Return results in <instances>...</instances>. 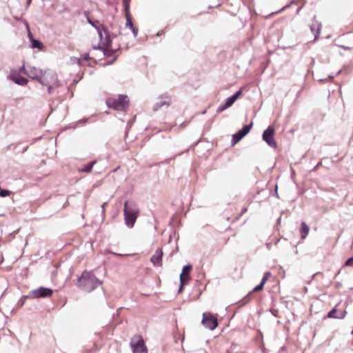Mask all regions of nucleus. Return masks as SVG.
<instances>
[{
    "mask_svg": "<svg viewBox=\"0 0 353 353\" xmlns=\"http://www.w3.org/2000/svg\"><path fill=\"white\" fill-rule=\"evenodd\" d=\"M101 284L92 272L84 271L78 279V286L86 292H92Z\"/></svg>",
    "mask_w": 353,
    "mask_h": 353,
    "instance_id": "nucleus-1",
    "label": "nucleus"
},
{
    "mask_svg": "<svg viewBox=\"0 0 353 353\" xmlns=\"http://www.w3.org/2000/svg\"><path fill=\"white\" fill-rule=\"evenodd\" d=\"M39 82L42 85L48 87L49 94H52L54 89L59 86L57 75L51 70H43Z\"/></svg>",
    "mask_w": 353,
    "mask_h": 353,
    "instance_id": "nucleus-2",
    "label": "nucleus"
},
{
    "mask_svg": "<svg viewBox=\"0 0 353 353\" xmlns=\"http://www.w3.org/2000/svg\"><path fill=\"white\" fill-rule=\"evenodd\" d=\"M107 105L115 110L122 111L128 106L129 99L127 95H119L117 98H109L106 100Z\"/></svg>",
    "mask_w": 353,
    "mask_h": 353,
    "instance_id": "nucleus-3",
    "label": "nucleus"
},
{
    "mask_svg": "<svg viewBox=\"0 0 353 353\" xmlns=\"http://www.w3.org/2000/svg\"><path fill=\"white\" fill-rule=\"evenodd\" d=\"M124 216L125 223L128 228H132L137 220L139 210L137 208H132L128 205V202L125 201L124 203Z\"/></svg>",
    "mask_w": 353,
    "mask_h": 353,
    "instance_id": "nucleus-4",
    "label": "nucleus"
},
{
    "mask_svg": "<svg viewBox=\"0 0 353 353\" xmlns=\"http://www.w3.org/2000/svg\"><path fill=\"white\" fill-rule=\"evenodd\" d=\"M130 344L133 353H148L147 347L141 336L137 334L132 336Z\"/></svg>",
    "mask_w": 353,
    "mask_h": 353,
    "instance_id": "nucleus-5",
    "label": "nucleus"
},
{
    "mask_svg": "<svg viewBox=\"0 0 353 353\" xmlns=\"http://www.w3.org/2000/svg\"><path fill=\"white\" fill-rule=\"evenodd\" d=\"M202 324L210 330H214L218 325L217 319L210 312L203 314Z\"/></svg>",
    "mask_w": 353,
    "mask_h": 353,
    "instance_id": "nucleus-6",
    "label": "nucleus"
},
{
    "mask_svg": "<svg viewBox=\"0 0 353 353\" xmlns=\"http://www.w3.org/2000/svg\"><path fill=\"white\" fill-rule=\"evenodd\" d=\"M52 294V290L50 288L39 287L30 292L29 297L32 299H39L49 297Z\"/></svg>",
    "mask_w": 353,
    "mask_h": 353,
    "instance_id": "nucleus-7",
    "label": "nucleus"
},
{
    "mask_svg": "<svg viewBox=\"0 0 353 353\" xmlns=\"http://www.w3.org/2000/svg\"><path fill=\"white\" fill-rule=\"evenodd\" d=\"M274 129L272 126H269L263 133V139L266 143L274 148H276V143L274 138Z\"/></svg>",
    "mask_w": 353,
    "mask_h": 353,
    "instance_id": "nucleus-8",
    "label": "nucleus"
},
{
    "mask_svg": "<svg viewBox=\"0 0 353 353\" xmlns=\"http://www.w3.org/2000/svg\"><path fill=\"white\" fill-rule=\"evenodd\" d=\"M192 269V265H186L183 266L182 272L180 274V287L179 291L181 292L183 285L188 283L190 280V272Z\"/></svg>",
    "mask_w": 353,
    "mask_h": 353,
    "instance_id": "nucleus-9",
    "label": "nucleus"
},
{
    "mask_svg": "<svg viewBox=\"0 0 353 353\" xmlns=\"http://www.w3.org/2000/svg\"><path fill=\"white\" fill-rule=\"evenodd\" d=\"M97 31L100 39L101 46H110L112 43L108 30L104 27H98Z\"/></svg>",
    "mask_w": 353,
    "mask_h": 353,
    "instance_id": "nucleus-10",
    "label": "nucleus"
},
{
    "mask_svg": "<svg viewBox=\"0 0 353 353\" xmlns=\"http://www.w3.org/2000/svg\"><path fill=\"white\" fill-rule=\"evenodd\" d=\"M242 90H239L237 91L235 94L232 95L231 97H228L223 105H220L217 110L216 112L220 113L228 109V108L231 107L233 103L236 101L238 97L241 94Z\"/></svg>",
    "mask_w": 353,
    "mask_h": 353,
    "instance_id": "nucleus-11",
    "label": "nucleus"
},
{
    "mask_svg": "<svg viewBox=\"0 0 353 353\" xmlns=\"http://www.w3.org/2000/svg\"><path fill=\"white\" fill-rule=\"evenodd\" d=\"M252 123L249 125H244L238 132L232 135V145H234L241 140L251 130Z\"/></svg>",
    "mask_w": 353,
    "mask_h": 353,
    "instance_id": "nucleus-12",
    "label": "nucleus"
},
{
    "mask_svg": "<svg viewBox=\"0 0 353 353\" xmlns=\"http://www.w3.org/2000/svg\"><path fill=\"white\" fill-rule=\"evenodd\" d=\"M322 28V24L321 22L316 20V17L314 16L312 20V23L310 26L311 32L314 35V41L317 40L321 33Z\"/></svg>",
    "mask_w": 353,
    "mask_h": 353,
    "instance_id": "nucleus-13",
    "label": "nucleus"
},
{
    "mask_svg": "<svg viewBox=\"0 0 353 353\" xmlns=\"http://www.w3.org/2000/svg\"><path fill=\"white\" fill-rule=\"evenodd\" d=\"M43 70L36 67L29 66L27 68L26 74L32 79L37 80L39 81Z\"/></svg>",
    "mask_w": 353,
    "mask_h": 353,
    "instance_id": "nucleus-14",
    "label": "nucleus"
},
{
    "mask_svg": "<svg viewBox=\"0 0 353 353\" xmlns=\"http://www.w3.org/2000/svg\"><path fill=\"white\" fill-rule=\"evenodd\" d=\"M163 251L161 249H157L154 254L152 256L150 261L156 267H161L162 265Z\"/></svg>",
    "mask_w": 353,
    "mask_h": 353,
    "instance_id": "nucleus-15",
    "label": "nucleus"
},
{
    "mask_svg": "<svg viewBox=\"0 0 353 353\" xmlns=\"http://www.w3.org/2000/svg\"><path fill=\"white\" fill-rule=\"evenodd\" d=\"M346 314L347 312L345 310L338 311L335 307H334L328 312L327 317L330 319H343L345 317Z\"/></svg>",
    "mask_w": 353,
    "mask_h": 353,
    "instance_id": "nucleus-16",
    "label": "nucleus"
},
{
    "mask_svg": "<svg viewBox=\"0 0 353 353\" xmlns=\"http://www.w3.org/2000/svg\"><path fill=\"white\" fill-rule=\"evenodd\" d=\"M170 103H171V101H170V99H168V98L164 99L163 97H161L154 103V105L153 106V110L157 111L163 106H165L167 108L170 105Z\"/></svg>",
    "mask_w": 353,
    "mask_h": 353,
    "instance_id": "nucleus-17",
    "label": "nucleus"
},
{
    "mask_svg": "<svg viewBox=\"0 0 353 353\" xmlns=\"http://www.w3.org/2000/svg\"><path fill=\"white\" fill-rule=\"evenodd\" d=\"M11 79L17 84L20 85H25L28 83V80L23 77L20 76L19 74L17 73H12L10 76Z\"/></svg>",
    "mask_w": 353,
    "mask_h": 353,
    "instance_id": "nucleus-18",
    "label": "nucleus"
},
{
    "mask_svg": "<svg viewBox=\"0 0 353 353\" xmlns=\"http://www.w3.org/2000/svg\"><path fill=\"white\" fill-rule=\"evenodd\" d=\"M94 48L102 50L103 52L104 55L107 57L112 56L118 50V48H112L111 45L108 46H99L98 47H95Z\"/></svg>",
    "mask_w": 353,
    "mask_h": 353,
    "instance_id": "nucleus-19",
    "label": "nucleus"
},
{
    "mask_svg": "<svg viewBox=\"0 0 353 353\" xmlns=\"http://www.w3.org/2000/svg\"><path fill=\"white\" fill-rule=\"evenodd\" d=\"M270 275H271V273L270 272H266L264 274L260 284L256 285L253 289V291L257 292V291L261 290L263 288V286H264L265 283H266V281H268V279L270 276Z\"/></svg>",
    "mask_w": 353,
    "mask_h": 353,
    "instance_id": "nucleus-20",
    "label": "nucleus"
},
{
    "mask_svg": "<svg viewBox=\"0 0 353 353\" xmlns=\"http://www.w3.org/2000/svg\"><path fill=\"white\" fill-rule=\"evenodd\" d=\"M309 227L305 222H302L300 230L301 235L302 239H305L309 232Z\"/></svg>",
    "mask_w": 353,
    "mask_h": 353,
    "instance_id": "nucleus-21",
    "label": "nucleus"
},
{
    "mask_svg": "<svg viewBox=\"0 0 353 353\" xmlns=\"http://www.w3.org/2000/svg\"><path fill=\"white\" fill-rule=\"evenodd\" d=\"M95 163L96 161H91L90 163L85 165L83 168L80 169L79 171L87 173L90 172Z\"/></svg>",
    "mask_w": 353,
    "mask_h": 353,
    "instance_id": "nucleus-22",
    "label": "nucleus"
},
{
    "mask_svg": "<svg viewBox=\"0 0 353 353\" xmlns=\"http://www.w3.org/2000/svg\"><path fill=\"white\" fill-rule=\"evenodd\" d=\"M125 27L129 28L130 29H132L134 28L133 23L129 13L126 14V23Z\"/></svg>",
    "mask_w": 353,
    "mask_h": 353,
    "instance_id": "nucleus-23",
    "label": "nucleus"
},
{
    "mask_svg": "<svg viewBox=\"0 0 353 353\" xmlns=\"http://www.w3.org/2000/svg\"><path fill=\"white\" fill-rule=\"evenodd\" d=\"M32 48L41 49L42 48V43L37 39H32L31 41Z\"/></svg>",
    "mask_w": 353,
    "mask_h": 353,
    "instance_id": "nucleus-24",
    "label": "nucleus"
},
{
    "mask_svg": "<svg viewBox=\"0 0 353 353\" xmlns=\"http://www.w3.org/2000/svg\"><path fill=\"white\" fill-rule=\"evenodd\" d=\"M10 194V192L8 190H0V196L1 197H6L9 196Z\"/></svg>",
    "mask_w": 353,
    "mask_h": 353,
    "instance_id": "nucleus-25",
    "label": "nucleus"
},
{
    "mask_svg": "<svg viewBox=\"0 0 353 353\" xmlns=\"http://www.w3.org/2000/svg\"><path fill=\"white\" fill-rule=\"evenodd\" d=\"M87 21H88V23L89 24H90L92 27H94L96 30H97V28H98V27H103V26H102V25L97 26L96 23L94 22L93 21H92L89 17H87Z\"/></svg>",
    "mask_w": 353,
    "mask_h": 353,
    "instance_id": "nucleus-26",
    "label": "nucleus"
},
{
    "mask_svg": "<svg viewBox=\"0 0 353 353\" xmlns=\"http://www.w3.org/2000/svg\"><path fill=\"white\" fill-rule=\"evenodd\" d=\"M345 266H352L353 267V257L349 258L345 263Z\"/></svg>",
    "mask_w": 353,
    "mask_h": 353,
    "instance_id": "nucleus-27",
    "label": "nucleus"
},
{
    "mask_svg": "<svg viewBox=\"0 0 353 353\" xmlns=\"http://www.w3.org/2000/svg\"><path fill=\"white\" fill-rule=\"evenodd\" d=\"M131 30L134 34V37H137L138 35V30L134 27L132 29H131Z\"/></svg>",
    "mask_w": 353,
    "mask_h": 353,
    "instance_id": "nucleus-28",
    "label": "nucleus"
},
{
    "mask_svg": "<svg viewBox=\"0 0 353 353\" xmlns=\"http://www.w3.org/2000/svg\"><path fill=\"white\" fill-rule=\"evenodd\" d=\"M26 71H27V68H26L25 65H23L20 69L19 72H23L26 74Z\"/></svg>",
    "mask_w": 353,
    "mask_h": 353,
    "instance_id": "nucleus-29",
    "label": "nucleus"
},
{
    "mask_svg": "<svg viewBox=\"0 0 353 353\" xmlns=\"http://www.w3.org/2000/svg\"><path fill=\"white\" fill-rule=\"evenodd\" d=\"M82 57H83V60H85V61H87V60H88V59H90V56H89V54H83V55L82 56Z\"/></svg>",
    "mask_w": 353,
    "mask_h": 353,
    "instance_id": "nucleus-30",
    "label": "nucleus"
},
{
    "mask_svg": "<svg viewBox=\"0 0 353 353\" xmlns=\"http://www.w3.org/2000/svg\"><path fill=\"white\" fill-rule=\"evenodd\" d=\"M106 205V203H103L101 205L102 212H103L105 211V205Z\"/></svg>",
    "mask_w": 353,
    "mask_h": 353,
    "instance_id": "nucleus-31",
    "label": "nucleus"
},
{
    "mask_svg": "<svg viewBox=\"0 0 353 353\" xmlns=\"http://www.w3.org/2000/svg\"><path fill=\"white\" fill-rule=\"evenodd\" d=\"M116 59H117V57H115L114 58V59H113L112 61H110L108 64H112V63H114V61L116 60Z\"/></svg>",
    "mask_w": 353,
    "mask_h": 353,
    "instance_id": "nucleus-32",
    "label": "nucleus"
},
{
    "mask_svg": "<svg viewBox=\"0 0 353 353\" xmlns=\"http://www.w3.org/2000/svg\"><path fill=\"white\" fill-rule=\"evenodd\" d=\"M247 211V208H244L243 210H242V212L244 213Z\"/></svg>",
    "mask_w": 353,
    "mask_h": 353,
    "instance_id": "nucleus-33",
    "label": "nucleus"
},
{
    "mask_svg": "<svg viewBox=\"0 0 353 353\" xmlns=\"http://www.w3.org/2000/svg\"><path fill=\"white\" fill-rule=\"evenodd\" d=\"M28 146H27V147H26V148H24V150H23V152L26 151V150H28Z\"/></svg>",
    "mask_w": 353,
    "mask_h": 353,
    "instance_id": "nucleus-34",
    "label": "nucleus"
},
{
    "mask_svg": "<svg viewBox=\"0 0 353 353\" xmlns=\"http://www.w3.org/2000/svg\"><path fill=\"white\" fill-rule=\"evenodd\" d=\"M31 1H32V0H27L28 3V4H30V2H31Z\"/></svg>",
    "mask_w": 353,
    "mask_h": 353,
    "instance_id": "nucleus-35",
    "label": "nucleus"
},
{
    "mask_svg": "<svg viewBox=\"0 0 353 353\" xmlns=\"http://www.w3.org/2000/svg\"><path fill=\"white\" fill-rule=\"evenodd\" d=\"M205 112H206V110H204L202 112V114H205Z\"/></svg>",
    "mask_w": 353,
    "mask_h": 353,
    "instance_id": "nucleus-36",
    "label": "nucleus"
},
{
    "mask_svg": "<svg viewBox=\"0 0 353 353\" xmlns=\"http://www.w3.org/2000/svg\"><path fill=\"white\" fill-rule=\"evenodd\" d=\"M241 353H243V352H241Z\"/></svg>",
    "mask_w": 353,
    "mask_h": 353,
    "instance_id": "nucleus-37",
    "label": "nucleus"
}]
</instances>
